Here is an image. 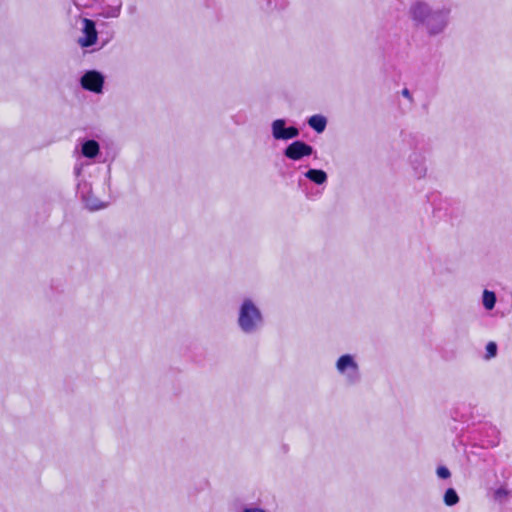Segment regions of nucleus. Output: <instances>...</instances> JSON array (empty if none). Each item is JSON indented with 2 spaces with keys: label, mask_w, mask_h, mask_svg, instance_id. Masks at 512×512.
<instances>
[{
  "label": "nucleus",
  "mask_w": 512,
  "mask_h": 512,
  "mask_svg": "<svg viewBox=\"0 0 512 512\" xmlns=\"http://www.w3.org/2000/svg\"><path fill=\"white\" fill-rule=\"evenodd\" d=\"M451 14V4L432 5L425 0L413 1L408 9L409 18L414 26L421 28L430 38L445 33L451 23Z\"/></svg>",
  "instance_id": "obj_1"
},
{
  "label": "nucleus",
  "mask_w": 512,
  "mask_h": 512,
  "mask_svg": "<svg viewBox=\"0 0 512 512\" xmlns=\"http://www.w3.org/2000/svg\"><path fill=\"white\" fill-rule=\"evenodd\" d=\"M236 324L244 335H254L264 327V314L251 297H244L239 303Z\"/></svg>",
  "instance_id": "obj_2"
},
{
  "label": "nucleus",
  "mask_w": 512,
  "mask_h": 512,
  "mask_svg": "<svg viewBox=\"0 0 512 512\" xmlns=\"http://www.w3.org/2000/svg\"><path fill=\"white\" fill-rule=\"evenodd\" d=\"M335 368L339 375L343 376L347 385H356L361 379L360 369L355 356L352 354L341 355L336 363Z\"/></svg>",
  "instance_id": "obj_3"
},
{
  "label": "nucleus",
  "mask_w": 512,
  "mask_h": 512,
  "mask_svg": "<svg viewBox=\"0 0 512 512\" xmlns=\"http://www.w3.org/2000/svg\"><path fill=\"white\" fill-rule=\"evenodd\" d=\"M105 83V76L97 70H87L80 78L81 87L89 92L101 94Z\"/></svg>",
  "instance_id": "obj_4"
},
{
  "label": "nucleus",
  "mask_w": 512,
  "mask_h": 512,
  "mask_svg": "<svg viewBox=\"0 0 512 512\" xmlns=\"http://www.w3.org/2000/svg\"><path fill=\"white\" fill-rule=\"evenodd\" d=\"M287 120L279 118L271 123V133L275 140L288 141L299 136L300 131L296 126H286Z\"/></svg>",
  "instance_id": "obj_5"
},
{
  "label": "nucleus",
  "mask_w": 512,
  "mask_h": 512,
  "mask_svg": "<svg viewBox=\"0 0 512 512\" xmlns=\"http://www.w3.org/2000/svg\"><path fill=\"white\" fill-rule=\"evenodd\" d=\"M314 148L302 140H295L283 150V155L292 161H300L313 154Z\"/></svg>",
  "instance_id": "obj_6"
},
{
  "label": "nucleus",
  "mask_w": 512,
  "mask_h": 512,
  "mask_svg": "<svg viewBox=\"0 0 512 512\" xmlns=\"http://www.w3.org/2000/svg\"><path fill=\"white\" fill-rule=\"evenodd\" d=\"M81 32L82 36L78 39V44L82 48H88L96 44L98 39V32L96 29V24L93 20L83 18Z\"/></svg>",
  "instance_id": "obj_7"
},
{
  "label": "nucleus",
  "mask_w": 512,
  "mask_h": 512,
  "mask_svg": "<svg viewBox=\"0 0 512 512\" xmlns=\"http://www.w3.org/2000/svg\"><path fill=\"white\" fill-rule=\"evenodd\" d=\"M409 164L413 175L417 179H422L427 174L426 158L420 151H414L409 155Z\"/></svg>",
  "instance_id": "obj_8"
},
{
  "label": "nucleus",
  "mask_w": 512,
  "mask_h": 512,
  "mask_svg": "<svg viewBox=\"0 0 512 512\" xmlns=\"http://www.w3.org/2000/svg\"><path fill=\"white\" fill-rule=\"evenodd\" d=\"M99 151V143L94 139L85 140L81 145V154L86 158L94 159Z\"/></svg>",
  "instance_id": "obj_9"
},
{
  "label": "nucleus",
  "mask_w": 512,
  "mask_h": 512,
  "mask_svg": "<svg viewBox=\"0 0 512 512\" xmlns=\"http://www.w3.org/2000/svg\"><path fill=\"white\" fill-rule=\"evenodd\" d=\"M304 176L310 180L311 182L317 184V185H323L327 182L328 176L327 173L322 169H308Z\"/></svg>",
  "instance_id": "obj_10"
},
{
  "label": "nucleus",
  "mask_w": 512,
  "mask_h": 512,
  "mask_svg": "<svg viewBox=\"0 0 512 512\" xmlns=\"http://www.w3.org/2000/svg\"><path fill=\"white\" fill-rule=\"evenodd\" d=\"M308 125L317 133H322L327 126V119L320 114L312 115L307 120Z\"/></svg>",
  "instance_id": "obj_11"
},
{
  "label": "nucleus",
  "mask_w": 512,
  "mask_h": 512,
  "mask_svg": "<svg viewBox=\"0 0 512 512\" xmlns=\"http://www.w3.org/2000/svg\"><path fill=\"white\" fill-rule=\"evenodd\" d=\"M496 302H497V296H496L495 292L490 291L488 289H484V291L482 293L483 307L486 310L491 311L492 309H494Z\"/></svg>",
  "instance_id": "obj_12"
},
{
  "label": "nucleus",
  "mask_w": 512,
  "mask_h": 512,
  "mask_svg": "<svg viewBox=\"0 0 512 512\" xmlns=\"http://www.w3.org/2000/svg\"><path fill=\"white\" fill-rule=\"evenodd\" d=\"M121 6L122 4L119 2L117 5L104 7L99 15L103 18H117L121 12Z\"/></svg>",
  "instance_id": "obj_13"
},
{
  "label": "nucleus",
  "mask_w": 512,
  "mask_h": 512,
  "mask_svg": "<svg viewBox=\"0 0 512 512\" xmlns=\"http://www.w3.org/2000/svg\"><path fill=\"white\" fill-rule=\"evenodd\" d=\"M443 500L447 506H454L459 502V496L454 488H448L444 493Z\"/></svg>",
  "instance_id": "obj_14"
},
{
  "label": "nucleus",
  "mask_w": 512,
  "mask_h": 512,
  "mask_svg": "<svg viewBox=\"0 0 512 512\" xmlns=\"http://www.w3.org/2000/svg\"><path fill=\"white\" fill-rule=\"evenodd\" d=\"M266 9L268 11H279L285 9L287 6V0H265Z\"/></svg>",
  "instance_id": "obj_15"
},
{
  "label": "nucleus",
  "mask_w": 512,
  "mask_h": 512,
  "mask_svg": "<svg viewBox=\"0 0 512 512\" xmlns=\"http://www.w3.org/2000/svg\"><path fill=\"white\" fill-rule=\"evenodd\" d=\"M509 496L510 491L503 486L497 488L493 493V499L499 503L505 502L509 498Z\"/></svg>",
  "instance_id": "obj_16"
},
{
  "label": "nucleus",
  "mask_w": 512,
  "mask_h": 512,
  "mask_svg": "<svg viewBox=\"0 0 512 512\" xmlns=\"http://www.w3.org/2000/svg\"><path fill=\"white\" fill-rule=\"evenodd\" d=\"M497 352H498V346H497L496 342H494V341L488 342L485 347L484 359L491 360L492 358H495L497 356Z\"/></svg>",
  "instance_id": "obj_17"
},
{
  "label": "nucleus",
  "mask_w": 512,
  "mask_h": 512,
  "mask_svg": "<svg viewBox=\"0 0 512 512\" xmlns=\"http://www.w3.org/2000/svg\"><path fill=\"white\" fill-rule=\"evenodd\" d=\"M436 474L441 479H447L451 476V473L446 466H439L436 470Z\"/></svg>",
  "instance_id": "obj_18"
},
{
  "label": "nucleus",
  "mask_w": 512,
  "mask_h": 512,
  "mask_svg": "<svg viewBox=\"0 0 512 512\" xmlns=\"http://www.w3.org/2000/svg\"><path fill=\"white\" fill-rule=\"evenodd\" d=\"M241 512H268L267 510L258 507V506H248L244 507Z\"/></svg>",
  "instance_id": "obj_19"
},
{
  "label": "nucleus",
  "mask_w": 512,
  "mask_h": 512,
  "mask_svg": "<svg viewBox=\"0 0 512 512\" xmlns=\"http://www.w3.org/2000/svg\"><path fill=\"white\" fill-rule=\"evenodd\" d=\"M138 11V8L136 6V4H130L127 6V12L130 16H133L137 13Z\"/></svg>",
  "instance_id": "obj_20"
},
{
  "label": "nucleus",
  "mask_w": 512,
  "mask_h": 512,
  "mask_svg": "<svg viewBox=\"0 0 512 512\" xmlns=\"http://www.w3.org/2000/svg\"><path fill=\"white\" fill-rule=\"evenodd\" d=\"M401 94L403 97H405L406 99H408L410 102L413 101V97L409 91V89L407 88H404L402 91H401Z\"/></svg>",
  "instance_id": "obj_21"
},
{
  "label": "nucleus",
  "mask_w": 512,
  "mask_h": 512,
  "mask_svg": "<svg viewBox=\"0 0 512 512\" xmlns=\"http://www.w3.org/2000/svg\"><path fill=\"white\" fill-rule=\"evenodd\" d=\"M87 206L91 209V210H97V209H100L102 208L103 206L102 205H97L95 203H90V202H87Z\"/></svg>",
  "instance_id": "obj_22"
},
{
  "label": "nucleus",
  "mask_w": 512,
  "mask_h": 512,
  "mask_svg": "<svg viewBox=\"0 0 512 512\" xmlns=\"http://www.w3.org/2000/svg\"><path fill=\"white\" fill-rule=\"evenodd\" d=\"M81 173V167H75V174L79 175Z\"/></svg>",
  "instance_id": "obj_23"
}]
</instances>
